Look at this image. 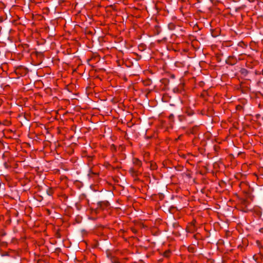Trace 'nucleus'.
Instances as JSON below:
<instances>
[{"label":"nucleus","instance_id":"7ed1b4c3","mask_svg":"<svg viewBox=\"0 0 263 263\" xmlns=\"http://www.w3.org/2000/svg\"><path fill=\"white\" fill-rule=\"evenodd\" d=\"M170 254L171 251L170 250H166L163 253V255L165 257H168L170 256Z\"/></svg>","mask_w":263,"mask_h":263},{"label":"nucleus","instance_id":"6e6552de","mask_svg":"<svg viewBox=\"0 0 263 263\" xmlns=\"http://www.w3.org/2000/svg\"><path fill=\"white\" fill-rule=\"evenodd\" d=\"M99 206H100V207H101V206H102V203H99Z\"/></svg>","mask_w":263,"mask_h":263},{"label":"nucleus","instance_id":"f03ea898","mask_svg":"<svg viewBox=\"0 0 263 263\" xmlns=\"http://www.w3.org/2000/svg\"><path fill=\"white\" fill-rule=\"evenodd\" d=\"M112 263H120L119 259L115 257H111L110 258Z\"/></svg>","mask_w":263,"mask_h":263},{"label":"nucleus","instance_id":"39448f33","mask_svg":"<svg viewBox=\"0 0 263 263\" xmlns=\"http://www.w3.org/2000/svg\"><path fill=\"white\" fill-rule=\"evenodd\" d=\"M168 27L170 29H173L175 26L173 24H170L168 25Z\"/></svg>","mask_w":263,"mask_h":263},{"label":"nucleus","instance_id":"20e7f679","mask_svg":"<svg viewBox=\"0 0 263 263\" xmlns=\"http://www.w3.org/2000/svg\"><path fill=\"white\" fill-rule=\"evenodd\" d=\"M130 172L134 175H135L137 176L138 175V171H137L136 169L132 168L130 170Z\"/></svg>","mask_w":263,"mask_h":263},{"label":"nucleus","instance_id":"0eeeda50","mask_svg":"<svg viewBox=\"0 0 263 263\" xmlns=\"http://www.w3.org/2000/svg\"><path fill=\"white\" fill-rule=\"evenodd\" d=\"M173 117H174L173 115H171L169 116V118H170V119L173 118Z\"/></svg>","mask_w":263,"mask_h":263},{"label":"nucleus","instance_id":"1a4fd4ad","mask_svg":"<svg viewBox=\"0 0 263 263\" xmlns=\"http://www.w3.org/2000/svg\"><path fill=\"white\" fill-rule=\"evenodd\" d=\"M5 235V233L2 234V235Z\"/></svg>","mask_w":263,"mask_h":263},{"label":"nucleus","instance_id":"423d86ee","mask_svg":"<svg viewBox=\"0 0 263 263\" xmlns=\"http://www.w3.org/2000/svg\"><path fill=\"white\" fill-rule=\"evenodd\" d=\"M214 149L216 151H217L219 149V146L218 145H215Z\"/></svg>","mask_w":263,"mask_h":263},{"label":"nucleus","instance_id":"f257e3e1","mask_svg":"<svg viewBox=\"0 0 263 263\" xmlns=\"http://www.w3.org/2000/svg\"><path fill=\"white\" fill-rule=\"evenodd\" d=\"M133 162L134 165L137 166L138 167H140L142 165L141 161L138 158H134L133 159Z\"/></svg>","mask_w":263,"mask_h":263}]
</instances>
